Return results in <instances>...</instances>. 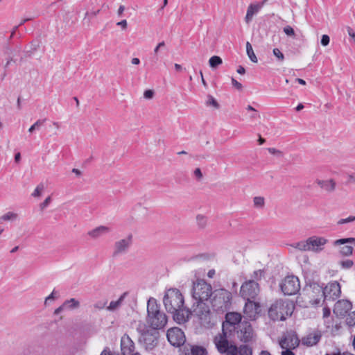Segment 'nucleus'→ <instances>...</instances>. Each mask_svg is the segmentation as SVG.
<instances>
[{"label":"nucleus","instance_id":"f257e3e1","mask_svg":"<svg viewBox=\"0 0 355 355\" xmlns=\"http://www.w3.org/2000/svg\"><path fill=\"white\" fill-rule=\"evenodd\" d=\"M166 311L173 314V320L178 324L188 321L191 311L184 306V298L177 288L168 289L163 299Z\"/></svg>","mask_w":355,"mask_h":355},{"label":"nucleus","instance_id":"f03ea898","mask_svg":"<svg viewBox=\"0 0 355 355\" xmlns=\"http://www.w3.org/2000/svg\"><path fill=\"white\" fill-rule=\"evenodd\" d=\"M147 322L154 330L163 328L167 323L164 313L159 310V305L154 298H150L147 303Z\"/></svg>","mask_w":355,"mask_h":355},{"label":"nucleus","instance_id":"7ed1b4c3","mask_svg":"<svg viewBox=\"0 0 355 355\" xmlns=\"http://www.w3.org/2000/svg\"><path fill=\"white\" fill-rule=\"evenodd\" d=\"M294 306L292 303L282 300H277L271 304L268 309V316L274 321H283L293 312Z\"/></svg>","mask_w":355,"mask_h":355},{"label":"nucleus","instance_id":"20e7f679","mask_svg":"<svg viewBox=\"0 0 355 355\" xmlns=\"http://www.w3.org/2000/svg\"><path fill=\"white\" fill-rule=\"evenodd\" d=\"M233 339V334L222 331L214 337V343L221 354L238 355V347L231 342Z\"/></svg>","mask_w":355,"mask_h":355},{"label":"nucleus","instance_id":"39448f33","mask_svg":"<svg viewBox=\"0 0 355 355\" xmlns=\"http://www.w3.org/2000/svg\"><path fill=\"white\" fill-rule=\"evenodd\" d=\"M193 313L198 319L202 327L211 329L217 322V318L216 315L211 312L210 309L206 304H200V305H193L192 306Z\"/></svg>","mask_w":355,"mask_h":355},{"label":"nucleus","instance_id":"423d86ee","mask_svg":"<svg viewBox=\"0 0 355 355\" xmlns=\"http://www.w3.org/2000/svg\"><path fill=\"white\" fill-rule=\"evenodd\" d=\"M191 294L196 301L195 305L205 304L204 302L207 301L213 294L212 287L204 279H198L193 282Z\"/></svg>","mask_w":355,"mask_h":355},{"label":"nucleus","instance_id":"0eeeda50","mask_svg":"<svg viewBox=\"0 0 355 355\" xmlns=\"http://www.w3.org/2000/svg\"><path fill=\"white\" fill-rule=\"evenodd\" d=\"M328 239L323 236H312L304 241H300L295 245V248L301 251H311L319 253L324 249Z\"/></svg>","mask_w":355,"mask_h":355},{"label":"nucleus","instance_id":"6e6552de","mask_svg":"<svg viewBox=\"0 0 355 355\" xmlns=\"http://www.w3.org/2000/svg\"><path fill=\"white\" fill-rule=\"evenodd\" d=\"M137 331L139 334V342L146 350H152L157 344L158 333L150 330L145 324L139 322Z\"/></svg>","mask_w":355,"mask_h":355},{"label":"nucleus","instance_id":"1a4fd4ad","mask_svg":"<svg viewBox=\"0 0 355 355\" xmlns=\"http://www.w3.org/2000/svg\"><path fill=\"white\" fill-rule=\"evenodd\" d=\"M214 297L211 305L217 311L224 312L230 309L232 300V293L225 289H218L213 292Z\"/></svg>","mask_w":355,"mask_h":355},{"label":"nucleus","instance_id":"9d476101","mask_svg":"<svg viewBox=\"0 0 355 355\" xmlns=\"http://www.w3.org/2000/svg\"><path fill=\"white\" fill-rule=\"evenodd\" d=\"M242 316L236 312H229L225 315V320L223 322V331L227 332L230 334L235 333V329L243 322Z\"/></svg>","mask_w":355,"mask_h":355},{"label":"nucleus","instance_id":"9b49d317","mask_svg":"<svg viewBox=\"0 0 355 355\" xmlns=\"http://www.w3.org/2000/svg\"><path fill=\"white\" fill-rule=\"evenodd\" d=\"M259 291V283L254 279H248L241 285L240 294L245 300H254Z\"/></svg>","mask_w":355,"mask_h":355},{"label":"nucleus","instance_id":"f8f14e48","mask_svg":"<svg viewBox=\"0 0 355 355\" xmlns=\"http://www.w3.org/2000/svg\"><path fill=\"white\" fill-rule=\"evenodd\" d=\"M254 336V331L251 324L245 320H243L240 326L235 329V333L233 337L239 339L241 342L248 343L252 340Z\"/></svg>","mask_w":355,"mask_h":355},{"label":"nucleus","instance_id":"ddd939ff","mask_svg":"<svg viewBox=\"0 0 355 355\" xmlns=\"http://www.w3.org/2000/svg\"><path fill=\"white\" fill-rule=\"evenodd\" d=\"M280 287L284 295H295L300 289L299 279L294 275L287 276L281 283Z\"/></svg>","mask_w":355,"mask_h":355},{"label":"nucleus","instance_id":"4468645a","mask_svg":"<svg viewBox=\"0 0 355 355\" xmlns=\"http://www.w3.org/2000/svg\"><path fill=\"white\" fill-rule=\"evenodd\" d=\"M334 246L339 247V253L341 256L349 257L353 254L355 246V238L349 237L335 240Z\"/></svg>","mask_w":355,"mask_h":355},{"label":"nucleus","instance_id":"2eb2a0df","mask_svg":"<svg viewBox=\"0 0 355 355\" xmlns=\"http://www.w3.org/2000/svg\"><path fill=\"white\" fill-rule=\"evenodd\" d=\"M318 291L321 293V297H324L325 300L331 299L334 300L339 297L341 294L340 285L337 282L328 284L324 289L318 288Z\"/></svg>","mask_w":355,"mask_h":355},{"label":"nucleus","instance_id":"dca6fc26","mask_svg":"<svg viewBox=\"0 0 355 355\" xmlns=\"http://www.w3.org/2000/svg\"><path fill=\"white\" fill-rule=\"evenodd\" d=\"M168 342L175 347H180L184 344L186 338L183 331L178 327H173L167 331L166 334Z\"/></svg>","mask_w":355,"mask_h":355},{"label":"nucleus","instance_id":"f3484780","mask_svg":"<svg viewBox=\"0 0 355 355\" xmlns=\"http://www.w3.org/2000/svg\"><path fill=\"white\" fill-rule=\"evenodd\" d=\"M132 245V235L129 234L123 239L116 241L114 244L113 256L126 254Z\"/></svg>","mask_w":355,"mask_h":355},{"label":"nucleus","instance_id":"a211bd4d","mask_svg":"<svg viewBox=\"0 0 355 355\" xmlns=\"http://www.w3.org/2000/svg\"><path fill=\"white\" fill-rule=\"evenodd\" d=\"M246 300L247 302H245L243 310L245 317L250 320H254L260 312L259 303L255 302L251 300Z\"/></svg>","mask_w":355,"mask_h":355},{"label":"nucleus","instance_id":"6ab92c4d","mask_svg":"<svg viewBox=\"0 0 355 355\" xmlns=\"http://www.w3.org/2000/svg\"><path fill=\"white\" fill-rule=\"evenodd\" d=\"M300 339L294 334H288L283 336L279 341L282 349H295L299 346Z\"/></svg>","mask_w":355,"mask_h":355},{"label":"nucleus","instance_id":"aec40b11","mask_svg":"<svg viewBox=\"0 0 355 355\" xmlns=\"http://www.w3.org/2000/svg\"><path fill=\"white\" fill-rule=\"evenodd\" d=\"M352 308V304L349 300H338L334 305V313L337 316L344 317L349 313Z\"/></svg>","mask_w":355,"mask_h":355},{"label":"nucleus","instance_id":"412c9836","mask_svg":"<svg viewBox=\"0 0 355 355\" xmlns=\"http://www.w3.org/2000/svg\"><path fill=\"white\" fill-rule=\"evenodd\" d=\"M121 349L123 355H131L135 352L134 342L127 334H124L121 339Z\"/></svg>","mask_w":355,"mask_h":355},{"label":"nucleus","instance_id":"4be33fe9","mask_svg":"<svg viewBox=\"0 0 355 355\" xmlns=\"http://www.w3.org/2000/svg\"><path fill=\"white\" fill-rule=\"evenodd\" d=\"M321 336V333L319 331H315L302 337L301 343L304 346L312 347L320 341Z\"/></svg>","mask_w":355,"mask_h":355},{"label":"nucleus","instance_id":"5701e85b","mask_svg":"<svg viewBox=\"0 0 355 355\" xmlns=\"http://www.w3.org/2000/svg\"><path fill=\"white\" fill-rule=\"evenodd\" d=\"M263 5L264 2L250 4L247 10L246 15L245 17V21L247 24H250V22L252 20L253 17L259 12Z\"/></svg>","mask_w":355,"mask_h":355},{"label":"nucleus","instance_id":"b1692460","mask_svg":"<svg viewBox=\"0 0 355 355\" xmlns=\"http://www.w3.org/2000/svg\"><path fill=\"white\" fill-rule=\"evenodd\" d=\"M111 232V228L105 225H100L87 232L88 236L93 239H98Z\"/></svg>","mask_w":355,"mask_h":355},{"label":"nucleus","instance_id":"393cba45","mask_svg":"<svg viewBox=\"0 0 355 355\" xmlns=\"http://www.w3.org/2000/svg\"><path fill=\"white\" fill-rule=\"evenodd\" d=\"M316 183L323 190L331 193L335 191L336 182L333 179L317 180Z\"/></svg>","mask_w":355,"mask_h":355},{"label":"nucleus","instance_id":"a878e982","mask_svg":"<svg viewBox=\"0 0 355 355\" xmlns=\"http://www.w3.org/2000/svg\"><path fill=\"white\" fill-rule=\"evenodd\" d=\"M128 293L124 292L117 300L111 301L109 306L106 307V309L109 311H115L118 310L122 305L125 298L127 297Z\"/></svg>","mask_w":355,"mask_h":355},{"label":"nucleus","instance_id":"bb28decb","mask_svg":"<svg viewBox=\"0 0 355 355\" xmlns=\"http://www.w3.org/2000/svg\"><path fill=\"white\" fill-rule=\"evenodd\" d=\"M64 306H65L66 309L72 310L78 309L80 306V302L75 298H71L64 302Z\"/></svg>","mask_w":355,"mask_h":355},{"label":"nucleus","instance_id":"cd10ccee","mask_svg":"<svg viewBox=\"0 0 355 355\" xmlns=\"http://www.w3.org/2000/svg\"><path fill=\"white\" fill-rule=\"evenodd\" d=\"M4 221H15L18 219V214L12 211H8L0 217Z\"/></svg>","mask_w":355,"mask_h":355},{"label":"nucleus","instance_id":"c85d7f7f","mask_svg":"<svg viewBox=\"0 0 355 355\" xmlns=\"http://www.w3.org/2000/svg\"><path fill=\"white\" fill-rule=\"evenodd\" d=\"M246 51L250 60L254 63L257 62V56L254 54L252 45L249 42H247L246 43Z\"/></svg>","mask_w":355,"mask_h":355},{"label":"nucleus","instance_id":"c756f323","mask_svg":"<svg viewBox=\"0 0 355 355\" xmlns=\"http://www.w3.org/2000/svg\"><path fill=\"white\" fill-rule=\"evenodd\" d=\"M46 121V119H38L29 128L28 132L30 133H33L35 130H40V128L44 125Z\"/></svg>","mask_w":355,"mask_h":355},{"label":"nucleus","instance_id":"7c9ffc66","mask_svg":"<svg viewBox=\"0 0 355 355\" xmlns=\"http://www.w3.org/2000/svg\"><path fill=\"white\" fill-rule=\"evenodd\" d=\"M223 62L222 59L217 55H214L209 58V64L211 68H216Z\"/></svg>","mask_w":355,"mask_h":355},{"label":"nucleus","instance_id":"2f4dec72","mask_svg":"<svg viewBox=\"0 0 355 355\" xmlns=\"http://www.w3.org/2000/svg\"><path fill=\"white\" fill-rule=\"evenodd\" d=\"M191 355H206V349L200 346H193L191 349Z\"/></svg>","mask_w":355,"mask_h":355},{"label":"nucleus","instance_id":"473e14b6","mask_svg":"<svg viewBox=\"0 0 355 355\" xmlns=\"http://www.w3.org/2000/svg\"><path fill=\"white\" fill-rule=\"evenodd\" d=\"M264 275V271L263 270H257L253 272L250 275V279H254L257 282L260 281Z\"/></svg>","mask_w":355,"mask_h":355},{"label":"nucleus","instance_id":"72a5a7b5","mask_svg":"<svg viewBox=\"0 0 355 355\" xmlns=\"http://www.w3.org/2000/svg\"><path fill=\"white\" fill-rule=\"evenodd\" d=\"M238 354L239 355H252V351L248 346L241 345L239 349H238Z\"/></svg>","mask_w":355,"mask_h":355},{"label":"nucleus","instance_id":"f704fd0d","mask_svg":"<svg viewBox=\"0 0 355 355\" xmlns=\"http://www.w3.org/2000/svg\"><path fill=\"white\" fill-rule=\"evenodd\" d=\"M44 184L42 183L39 184L35 189L34 191L33 192L32 196L34 198L40 197L42 195V193L44 191Z\"/></svg>","mask_w":355,"mask_h":355},{"label":"nucleus","instance_id":"c9c22d12","mask_svg":"<svg viewBox=\"0 0 355 355\" xmlns=\"http://www.w3.org/2000/svg\"><path fill=\"white\" fill-rule=\"evenodd\" d=\"M197 224L199 227L204 228L207 225V218L202 215H198L196 216Z\"/></svg>","mask_w":355,"mask_h":355},{"label":"nucleus","instance_id":"e433bc0d","mask_svg":"<svg viewBox=\"0 0 355 355\" xmlns=\"http://www.w3.org/2000/svg\"><path fill=\"white\" fill-rule=\"evenodd\" d=\"M254 205L256 207L261 208L264 205V198L261 196L254 197L253 199Z\"/></svg>","mask_w":355,"mask_h":355},{"label":"nucleus","instance_id":"4c0bfd02","mask_svg":"<svg viewBox=\"0 0 355 355\" xmlns=\"http://www.w3.org/2000/svg\"><path fill=\"white\" fill-rule=\"evenodd\" d=\"M340 265L343 269H349L353 266L354 262L350 259H346L341 261Z\"/></svg>","mask_w":355,"mask_h":355},{"label":"nucleus","instance_id":"58836bf2","mask_svg":"<svg viewBox=\"0 0 355 355\" xmlns=\"http://www.w3.org/2000/svg\"><path fill=\"white\" fill-rule=\"evenodd\" d=\"M207 98L208 99L206 102L207 105H212L215 108L219 107V104L212 96L209 95Z\"/></svg>","mask_w":355,"mask_h":355},{"label":"nucleus","instance_id":"ea45409f","mask_svg":"<svg viewBox=\"0 0 355 355\" xmlns=\"http://www.w3.org/2000/svg\"><path fill=\"white\" fill-rule=\"evenodd\" d=\"M355 221V216H349V217L346 218H341L338 222V225H343L347 223H352Z\"/></svg>","mask_w":355,"mask_h":355},{"label":"nucleus","instance_id":"a19ab883","mask_svg":"<svg viewBox=\"0 0 355 355\" xmlns=\"http://www.w3.org/2000/svg\"><path fill=\"white\" fill-rule=\"evenodd\" d=\"M272 52L273 55L278 59V60L282 62L284 60V55L279 49H274Z\"/></svg>","mask_w":355,"mask_h":355},{"label":"nucleus","instance_id":"79ce46f5","mask_svg":"<svg viewBox=\"0 0 355 355\" xmlns=\"http://www.w3.org/2000/svg\"><path fill=\"white\" fill-rule=\"evenodd\" d=\"M347 321L349 325H355V311H353L349 314V317L347 318Z\"/></svg>","mask_w":355,"mask_h":355},{"label":"nucleus","instance_id":"37998d69","mask_svg":"<svg viewBox=\"0 0 355 355\" xmlns=\"http://www.w3.org/2000/svg\"><path fill=\"white\" fill-rule=\"evenodd\" d=\"M284 32L288 36H295L294 29L291 26H286L284 28Z\"/></svg>","mask_w":355,"mask_h":355},{"label":"nucleus","instance_id":"c03bdc74","mask_svg":"<svg viewBox=\"0 0 355 355\" xmlns=\"http://www.w3.org/2000/svg\"><path fill=\"white\" fill-rule=\"evenodd\" d=\"M51 202V196H48L44 200V202L40 204V209L42 210L44 209L46 207H47L49 206V205L50 204Z\"/></svg>","mask_w":355,"mask_h":355},{"label":"nucleus","instance_id":"a18cd8bd","mask_svg":"<svg viewBox=\"0 0 355 355\" xmlns=\"http://www.w3.org/2000/svg\"><path fill=\"white\" fill-rule=\"evenodd\" d=\"M330 38L327 35H323L321 38V44L324 46L329 44Z\"/></svg>","mask_w":355,"mask_h":355},{"label":"nucleus","instance_id":"49530a36","mask_svg":"<svg viewBox=\"0 0 355 355\" xmlns=\"http://www.w3.org/2000/svg\"><path fill=\"white\" fill-rule=\"evenodd\" d=\"M99 12H100V10H97L96 11H92V12H87L85 13L84 20H86L87 17L89 18L94 17L96 16Z\"/></svg>","mask_w":355,"mask_h":355},{"label":"nucleus","instance_id":"de8ad7c7","mask_svg":"<svg viewBox=\"0 0 355 355\" xmlns=\"http://www.w3.org/2000/svg\"><path fill=\"white\" fill-rule=\"evenodd\" d=\"M193 174L198 180H200L202 178V173L200 168H196L193 171Z\"/></svg>","mask_w":355,"mask_h":355},{"label":"nucleus","instance_id":"09e8293b","mask_svg":"<svg viewBox=\"0 0 355 355\" xmlns=\"http://www.w3.org/2000/svg\"><path fill=\"white\" fill-rule=\"evenodd\" d=\"M154 96V92L151 89L146 90L144 93V97L147 99H150Z\"/></svg>","mask_w":355,"mask_h":355},{"label":"nucleus","instance_id":"8fccbe9b","mask_svg":"<svg viewBox=\"0 0 355 355\" xmlns=\"http://www.w3.org/2000/svg\"><path fill=\"white\" fill-rule=\"evenodd\" d=\"M268 152L271 154H273V155H277L278 156H282V153L276 149V148H268Z\"/></svg>","mask_w":355,"mask_h":355},{"label":"nucleus","instance_id":"3c124183","mask_svg":"<svg viewBox=\"0 0 355 355\" xmlns=\"http://www.w3.org/2000/svg\"><path fill=\"white\" fill-rule=\"evenodd\" d=\"M232 83L234 87H235L238 89H242V85L241 83H239L236 79L234 78H232Z\"/></svg>","mask_w":355,"mask_h":355},{"label":"nucleus","instance_id":"603ef678","mask_svg":"<svg viewBox=\"0 0 355 355\" xmlns=\"http://www.w3.org/2000/svg\"><path fill=\"white\" fill-rule=\"evenodd\" d=\"M347 31L349 35L353 40L354 42H355V32L354 31V30L351 27L348 26L347 28Z\"/></svg>","mask_w":355,"mask_h":355},{"label":"nucleus","instance_id":"864d4df0","mask_svg":"<svg viewBox=\"0 0 355 355\" xmlns=\"http://www.w3.org/2000/svg\"><path fill=\"white\" fill-rule=\"evenodd\" d=\"M347 182L348 183H355V174L351 173L347 174Z\"/></svg>","mask_w":355,"mask_h":355},{"label":"nucleus","instance_id":"5fc2aeb1","mask_svg":"<svg viewBox=\"0 0 355 355\" xmlns=\"http://www.w3.org/2000/svg\"><path fill=\"white\" fill-rule=\"evenodd\" d=\"M284 350L281 352L282 355H295V354L292 352L291 348L290 349H283Z\"/></svg>","mask_w":355,"mask_h":355},{"label":"nucleus","instance_id":"6e6d98bb","mask_svg":"<svg viewBox=\"0 0 355 355\" xmlns=\"http://www.w3.org/2000/svg\"><path fill=\"white\" fill-rule=\"evenodd\" d=\"M64 310H66V308H65V306H64V303L60 306L58 308H57L55 311H54V314L55 315H58L60 314L61 312H62Z\"/></svg>","mask_w":355,"mask_h":355},{"label":"nucleus","instance_id":"4d7b16f0","mask_svg":"<svg viewBox=\"0 0 355 355\" xmlns=\"http://www.w3.org/2000/svg\"><path fill=\"white\" fill-rule=\"evenodd\" d=\"M116 25L121 26L123 29H126L128 24L125 19H123L121 21L116 23Z\"/></svg>","mask_w":355,"mask_h":355},{"label":"nucleus","instance_id":"13d9d810","mask_svg":"<svg viewBox=\"0 0 355 355\" xmlns=\"http://www.w3.org/2000/svg\"><path fill=\"white\" fill-rule=\"evenodd\" d=\"M165 46L164 42H159L157 46L154 49V53L157 54L158 53V51L160 48L164 47Z\"/></svg>","mask_w":355,"mask_h":355},{"label":"nucleus","instance_id":"bf43d9fd","mask_svg":"<svg viewBox=\"0 0 355 355\" xmlns=\"http://www.w3.org/2000/svg\"><path fill=\"white\" fill-rule=\"evenodd\" d=\"M330 309L328 307H324L323 308V317L324 318H328L330 315Z\"/></svg>","mask_w":355,"mask_h":355},{"label":"nucleus","instance_id":"052dcab7","mask_svg":"<svg viewBox=\"0 0 355 355\" xmlns=\"http://www.w3.org/2000/svg\"><path fill=\"white\" fill-rule=\"evenodd\" d=\"M55 293V291L54 289L52 291V293L48 297H46V299H45V304H47L49 300H54V298H55V297H54Z\"/></svg>","mask_w":355,"mask_h":355},{"label":"nucleus","instance_id":"680f3d73","mask_svg":"<svg viewBox=\"0 0 355 355\" xmlns=\"http://www.w3.org/2000/svg\"><path fill=\"white\" fill-rule=\"evenodd\" d=\"M125 10V6L123 5H121L117 10V15L118 16L121 17Z\"/></svg>","mask_w":355,"mask_h":355},{"label":"nucleus","instance_id":"e2e57ef3","mask_svg":"<svg viewBox=\"0 0 355 355\" xmlns=\"http://www.w3.org/2000/svg\"><path fill=\"white\" fill-rule=\"evenodd\" d=\"M245 72V69L242 66H239L237 69V73L239 74H244Z\"/></svg>","mask_w":355,"mask_h":355},{"label":"nucleus","instance_id":"0e129e2a","mask_svg":"<svg viewBox=\"0 0 355 355\" xmlns=\"http://www.w3.org/2000/svg\"><path fill=\"white\" fill-rule=\"evenodd\" d=\"M214 275H215V270H214V269L209 270L207 273V276L209 278H213L214 277Z\"/></svg>","mask_w":355,"mask_h":355},{"label":"nucleus","instance_id":"69168bd1","mask_svg":"<svg viewBox=\"0 0 355 355\" xmlns=\"http://www.w3.org/2000/svg\"><path fill=\"white\" fill-rule=\"evenodd\" d=\"M131 63L132 64H139L140 63V60L137 58H134L131 60Z\"/></svg>","mask_w":355,"mask_h":355},{"label":"nucleus","instance_id":"338daca9","mask_svg":"<svg viewBox=\"0 0 355 355\" xmlns=\"http://www.w3.org/2000/svg\"><path fill=\"white\" fill-rule=\"evenodd\" d=\"M72 172L75 173L77 176H80L82 175L81 171L78 168H73Z\"/></svg>","mask_w":355,"mask_h":355},{"label":"nucleus","instance_id":"774afa93","mask_svg":"<svg viewBox=\"0 0 355 355\" xmlns=\"http://www.w3.org/2000/svg\"><path fill=\"white\" fill-rule=\"evenodd\" d=\"M20 159H21V154H20V153H16L15 155V161L16 162H19L20 161Z\"/></svg>","mask_w":355,"mask_h":355}]
</instances>
